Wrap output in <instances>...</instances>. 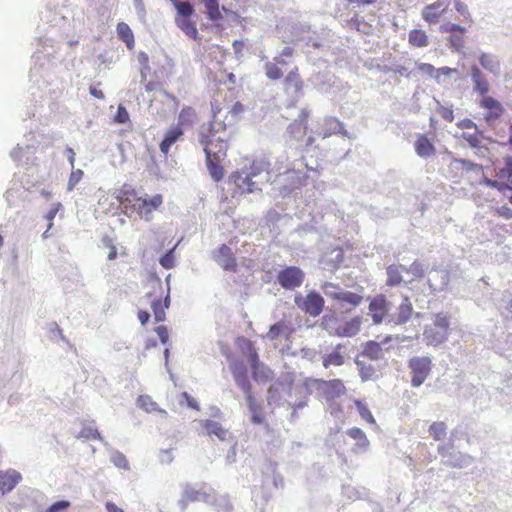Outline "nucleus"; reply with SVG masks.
<instances>
[{
	"label": "nucleus",
	"mask_w": 512,
	"mask_h": 512,
	"mask_svg": "<svg viewBox=\"0 0 512 512\" xmlns=\"http://www.w3.org/2000/svg\"><path fill=\"white\" fill-rule=\"evenodd\" d=\"M344 306L327 307L325 314L321 317L320 327L331 336L350 338L356 336L361 330L362 317L346 319L345 314H348L351 308H344Z\"/></svg>",
	"instance_id": "nucleus-1"
},
{
	"label": "nucleus",
	"mask_w": 512,
	"mask_h": 512,
	"mask_svg": "<svg viewBox=\"0 0 512 512\" xmlns=\"http://www.w3.org/2000/svg\"><path fill=\"white\" fill-rule=\"evenodd\" d=\"M269 164L264 160H254L249 166H244L230 174L228 183L234 185V193H262L261 184L268 181Z\"/></svg>",
	"instance_id": "nucleus-2"
},
{
	"label": "nucleus",
	"mask_w": 512,
	"mask_h": 512,
	"mask_svg": "<svg viewBox=\"0 0 512 512\" xmlns=\"http://www.w3.org/2000/svg\"><path fill=\"white\" fill-rule=\"evenodd\" d=\"M282 387H283V389L287 390V393L289 394V396H291V394L294 392V394L297 396L296 401L291 402V401L285 399L283 402H280L278 388L275 386H271L269 388L268 394H267L268 403L270 405L273 403L277 404V405H284L286 403L290 408H292V411L288 417V420L292 423H295L299 418L298 410L303 409L304 407L307 406L306 390L302 387H292V386H289V387L282 386Z\"/></svg>",
	"instance_id": "nucleus-3"
},
{
	"label": "nucleus",
	"mask_w": 512,
	"mask_h": 512,
	"mask_svg": "<svg viewBox=\"0 0 512 512\" xmlns=\"http://www.w3.org/2000/svg\"><path fill=\"white\" fill-rule=\"evenodd\" d=\"M450 317L445 313L435 315L431 325H427L423 337L428 345L437 346L445 342L449 335Z\"/></svg>",
	"instance_id": "nucleus-4"
},
{
	"label": "nucleus",
	"mask_w": 512,
	"mask_h": 512,
	"mask_svg": "<svg viewBox=\"0 0 512 512\" xmlns=\"http://www.w3.org/2000/svg\"><path fill=\"white\" fill-rule=\"evenodd\" d=\"M320 288L326 297L336 302L335 305L348 304L351 307H357L363 301L362 295L345 290L338 284L332 282H324L321 284Z\"/></svg>",
	"instance_id": "nucleus-5"
},
{
	"label": "nucleus",
	"mask_w": 512,
	"mask_h": 512,
	"mask_svg": "<svg viewBox=\"0 0 512 512\" xmlns=\"http://www.w3.org/2000/svg\"><path fill=\"white\" fill-rule=\"evenodd\" d=\"M295 305L311 317H318L324 310V298L317 291H309L304 297L297 293L294 296Z\"/></svg>",
	"instance_id": "nucleus-6"
},
{
	"label": "nucleus",
	"mask_w": 512,
	"mask_h": 512,
	"mask_svg": "<svg viewBox=\"0 0 512 512\" xmlns=\"http://www.w3.org/2000/svg\"><path fill=\"white\" fill-rule=\"evenodd\" d=\"M432 360L428 356H415L408 361V368L412 374L411 385L420 387L431 372Z\"/></svg>",
	"instance_id": "nucleus-7"
},
{
	"label": "nucleus",
	"mask_w": 512,
	"mask_h": 512,
	"mask_svg": "<svg viewBox=\"0 0 512 512\" xmlns=\"http://www.w3.org/2000/svg\"><path fill=\"white\" fill-rule=\"evenodd\" d=\"M305 279V273L297 266H286L276 275L278 284L286 290H294L300 287Z\"/></svg>",
	"instance_id": "nucleus-8"
},
{
	"label": "nucleus",
	"mask_w": 512,
	"mask_h": 512,
	"mask_svg": "<svg viewBox=\"0 0 512 512\" xmlns=\"http://www.w3.org/2000/svg\"><path fill=\"white\" fill-rule=\"evenodd\" d=\"M211 493L209 489L205 488H195L190 484H185L183 486L182 496L178 501V506L180 510L183 512L188 507L190 502L202 501L204 503H210Z\"/></svg>",
	"instance_id": "nucleus-9"
},
{
	"label": "nucleus",
	"mask_w": 512,
	"mask_h": 512,
	"mask_svg": "<svg viewBox=\"0 0 512 512\" xmlns=\"http://www.w3.org/2000/svg\"><path fill=\"white\" fill-rule=\"evenodd\" d=\"M369 311L374 324H380L386 319L389 324V315H391V303L383 295L376 296L369 303Z\"/></svg>",
	"instance_id": "nucleus-10"
},
{
	"label": "nucleus",
	"mask_w": 512,
	"mask_h": 512,
	"mask_svg": "<svg viewBox=\"0 0 512 512\" xmlns=\"http://www.w3.org/2000/svg\"><path fill=\"white\" fill-rule=\"evenodd\" d=\"M292 40L306 46L319 47L317 35L307 23H295L291 28Z\"/></svg>",
	"instance_id": "nucleus-11"
},
{
	"label": "nucleus",
	"mask_w": 512,
	"mask_h": 512,
	"mask_svg": "<svg viewBox=\"0 0 512 512\" xmlns=\"http://www.w3.org/2000/svg\"><path fill=\"white\" fill-rule=\"evenodd\" d=\"M419 316L414 312L412 303L408 297H403L401 303L398 305L394 312L389 315V324L403 325L406 324L412 316Z\"/></svg>",
	"instance_id": "nucleus-12"
},
{
	"label": "nucleus",
	"mask_w": 512,
	"mask_h": 512,
	"mask_svg": "<svg viewBox=\"0 0 512 512\" xmlns=\"http://www.w3.org/2000/svg\"><path fill=\"white\" fill-rule=\"evenodd\" d=\"M50 66L49 61L45 56L35 55L34 56V66L30 69L29 77L30 81L41 87L43 84L47 83V71Z\"/></svg>",
	"instance_id": "nucleus-13"
},
{
	"label": "nucleus",
	"mask_w": 512,
	"mask_h": 512,
	"mask_svg": "<svg viewBox=\"0 0 512 512\" xmlns=\"http://www.w3.org/2000/svg\"><path fill=\"white\" fill-rule=\"evenodd\" d=\"M213 259L224 270L234 272L237 268V262L233 251L226 244H222L216 251L213 252Z\"/></svg>",
	"instance_id": "nucleus-14"
},
{
	"label": "nucleus",
	"mask_w": 512,
	"mask_h": 512,
	"mask_svg": "<svg viewBox=\"0 0 512 512\" xmlns=\"http://www.w3.org/2000/svg\"><path fill=\"white\" fill-rule=\"evenodd\" d=\"M449 272L441 268H432L429 272L427 283L433 292L445 291L449 283Z\"/></svg>",
	"instance_id": "nucleus-15"
},
{
	"label": "nucleus",
	"mask_w": 512,
	"mask_h": 512,
	"mask_svg": "<svg viewBox=\"0 0 512 512\" xmlns=\"http://www.w3.org/2000/svg\"><path fill=\"white\" fill-rule=\"evenodd\" d=\"M346 344L339 343L337 344L330 352L322 355V365L325 369L330 368L331 366L339 367L345 364L346 357Z\"/></svg>",
	"instance_id": "nucleus-16"
},
{
	"label": "nucleus",
	"mask_w": 512,
	"mask_h": 512,
	"mask_svg": "<svg viewBox=\"0 0 512 512\" xmlns=\"http://www.w3.org/2000/svg\"><path fill=\"white\" fill-rule=\"evenodd\" d=\"M285 91L295 100L303 96V81L298 74V69L291 70L284 80Z\"/></svg>",
	"instance_id": "nucleus-17"
},
{
	"label": "nucleus",
	"mask_w": 512,
	"mask_h": 512,
	"mask_svg": "<svg viewBox=\"0 0 512 512\" xmlns=\"http://www.w3.org/2000/svg\"><path fill=\"white\" fill-rule=\"evenodd\" d=\"M199 425L207 436H216L221 441H226L230 437V432L217 421L210 419L200 420Z\"/></svg>",
	"instance_id": "nucleus-18"
},
{
	"label": "nucleus",
	"mask_w": 512,
	"mask_h": 512,
	"mask_svg": "<svg viewBox=\"0 0 512 512\" xmlns=\"http://www.w3.org/2000/svg\"><path fill=\"white\" fill-rule=\"evenodd\" d=\"M321 134L323 138H327L333 134H342L343 136L351 138L348 131L344 129L343 123L333 116H327L324 118L321 127Z\"/></svg>",
	"instance_id": "nucleus-19"
},
{
	"label": "nucleus",
	"mask_w": 512,
	"mask_h": 512,
	"mask_svg": "<svg viewBox=\"0 0 512 512\" xmlns=\"http://www.w3.org/2000/svg\"><path fill=\"white\" fill-rule=\"evenodd\" d=\"M22 480L21 474L14 469L0 471V491L2 494L11 492Z\"/></svg>",
	"instance_id": "nucleus-20"
},
{
	"label": "nucleus",
	"mask_w": 512,
	"mask_h": 512,
	"mask_svg": "<svg viewBox=\"0 0 512 512\" xmlns=\"http://www.w3.org/2000/svg\"><path fill=\"white\" fill-rule=\"evenodd\" d=\"M123 208L125 209V214L130 217L128 213V209L131 211H136L140 218L145 219L146 221H150L152 219V210L148 208V205L142 200V198H137L134 203L131 202L129 198H125L121 201Z\"/></svg>",
	"instance_id": "nucleus-21"
},
{
	"label": "nucleus",
	"mask_w": 512,
	"mask_h": 512,
	"mask_svg": "<svg viewBox=\"0 0 512 512\" xmlns=\"http://www.w3.org/2000/svg\"><path fill=\"white\" fill-rule=\"evenodd\" d=\"M470 77L473 83V90L480 95H486L490 90V85L477 65H472L470 68Z\"/></svg>",
	"instance_id": "nucleus-22"
},
{
	"label": "nucleus",
	"mask_w": 512,
	"mask_h": 512,
	"mask_svg": "<svg viewBox=\"0 0 512 512\" xmlns=\"http://www.w3.org/2000/svg\"><path fill=\"white\" fill-rule=\"evenodd\" d=\"M406 272V266L402 264H391L386 268L387 280L386 284L388 286H398L401 283H404L406 286L412 283V280H404L402 273Z\"/></svg>",
	"instance_id": "nucleus-23"
},
{
	"label": "nucleus",
	"mask_w": 512,
	"mask_h": 512,
	"mask_svg": "<svg viewBox=\"0 0 512 512\" xmlns=\"http://www.w3.org/2000/svg\"><path fill=\"white\" fill-rule=\"evenodd\" d=\"M320 383L321 389L323 390L325 397L328 400L339 398L346 392V388L343 382L339 379H332L329 381L320 380Z\"/></svg>",
	"instance_id": "nucleus-24"
},
{
	"label": "nucleus",
	"mask_w": 512,
	"mask_h": 512,
	"mask_svg": "<svg viewBox=\"0 0 512 512\" xmlns=\"http://www.w3.org/2000/svg\"><path fill=\"white\" fill-rule=\"evenodd\" d=\"M346 434L355 441L353 452L361 454L368 450L370 442L363 430L353 427L348 429Z\"/></svg>",
	"instance_id": "nucleus-25"
},
{
	"label": "nucleus",
	"mask_w": 512,
	"mask_h": 512,
	"mask_svg": "<svg viewBox=\"0 0 512 512\" xmlns=\"http://www.w3.org/2000/svg\"><path fill=\"white\" fill-rule=\"evenodd\" d=\"M391 339H392L391 336H387V337H385V339L382 342H376L373 340L368 341L364 346L361 356L368 357L371 360H379V359L383 358L384 353H383L382 345L386 344Z\"/></svg>",
	"instance_id": "nucleus-26"
},
{
	"label": "nucleus",
	"mask_w": 512,
	"mask_h": 512,
	"mask_svg": "<svg viewBox=\"0 0 512 512\" xmlns=\"http://www.w3.org/2000/svg\"><path fill=\"white\" fill-rule=\"evenodd\" d=\"M184 132L183 129L179 126H171L168 131L165 133L163 140L160 142V150L163 154L167 155L171 146L176 143L182 136Z\"/></svg>",
	"instance_id": "nucleus-27"
},
{
	"label": "nucleus",
	"mask_w": 512,
	"mask_h": 512,
	"mask_svg": "<svg viewBox=\"0 0 512 512\" xmlns=\"http://www.w3.org/2000/svg\"><path fill=\"white\" fill-rule=\"evenodd\" d=\"M448 5L449 2L447 0H438L435 3L426 6L422 12L423 18L429 23L438 22L440 16V12H438V10L443 12L447 9Z\"/></svg>",
	"instance_id": "nucleus-28"
},
{
	"label": "nucleus",
	"mask_w": 512,
	"mask_h": 512,
	"mask_svg": "<svg viewBox=\"0 0 512 512\" xmlns=\"http://www.w3.org/2000/svg\"><path fill=\"white\" fill-rule=\"evenodd\" d=\"M478 60L480 65L485 70H487L488 72L492 73L495 76H499L501 72V64L500 60L496 55L482 52L479 55Z\"/></svg>",
	"instance_id": "nucleus-29"
},
{
	"label": "nucleus",
	"mask_w": 512,
	"mask_h": 512,
	"mask_svg": "<svg viewBox=\"0 0 512 512\" xmlns=\"http://www.w3.org/2000/svg\"><path fill=\"white\" fill-rule=\"evenodd\" d=\"M214 149L209 148L206 156V165L211 178L215 182L222 180L224 176L223 167L220 165V160L213 158Z\"/></svg>",
	"instance_id": "nucleus-30"
},
{
	"label": "nucleus",
	"mask_w": 512,
	"mask_h": 512,
	"mask_svg": "<svg viewBox=\"0 0 512 512\" xmlns=\"http://www.w3.org/2000/svg\"><path fill=\"white\" fill-rule=\"evenodd\" d=\"M416 154L424 159L433 156L436 152L434 145L426 135H420L414 144Z\"/></svg>",
	"instance_id": "nucleus-31"
},
{
	"label": "nucleus",
	"mask_w": 512,
	"mask_h": 512,
	"mask_svg": "<svg viewBox=\"0 0 512 512\" xmlns=\"http://www.w3.org/2000/svg\"><path fill=\"white\" fill-rule=\"evenodd\" d=\"M211 493L210 503L208 505L212 506L216 512H231L233 506L228 495H219L212 489H209Z\"/></svg>",
	"instance_id": "nucleus-32"
},
{
	"label": "nucleus",
	"mask_w": 512,
	"mask_h": 512,
	"mask_svg": "<svg viewBox=\"0 0 512 512\" xmlns=\"http://www.w3.org/2000/svg\"><path fill=\"white\" fill-rule=\"evenodd\" d=\"M473 462V458L461 452L449 453L448 459L443 460V464L454 468H465Z\"/></svg>",
	"instance_id": "nucleus-33"
},
{
	"label": "nucleus",
	"mask_w": 512,
	"mask_h": 512,
	"mask_svg": "<svg viewBox=\"0 0 512 512\" xmlns=\"http://www.w3.org/2000/svg\"><path fill=\"white\" fill-rule=\"evenodd\" d=\"M176 26L191 39H198L199 33L196 24L191 18H175Z\"/></svg>",
	"instance_id": "nucleus-34"
},
{
	"label": "nucleus",
	"mask_w": 512,
	"mask_h": 512,
	"mask_svg": "<svg viewBox=\"0 0 512 512\" xmlns=\"http://www.w3.org/2000/svg\"><path fill=\"white\" fill-rule=\"evenodd\" d=\"M170 288L168 287V293L164 299V304H162L161 299H155L152 301L151 307L154 314L155 322H163L165 320V309H167L170 305Z\"/></svg>",
	"instance_id": "nucleus-35"
},
{
	"label": "nucleus",
	"mask_w": 512,
	"mask_h": 512,
	"mask_svg": "<svg viewBox=\"0 0 512 512\" xmlns=\"http://www.w3.org/2000/svg\"><path fill=\"white\" fill-rule=\"evenodd\" d=\"M239 348L242 354L248 359L250 364L257 363V359L259 358L258 352L256 351L254 344L251 340L247 338H240L238 340Z\"/></svg>",
	"instance_id": "nucleus-36"
},
{
	"label": "nucleus",
	"mask_w": 512,
	"mask_h": 512,
	"mask_svg": "<svg viewBox=\"0 0 512 512\" xmlns=\"http://www.w3.org/2000/svg\"><path fill=\"white\" fill-rule=\"evenodd\" d=\"M35 147L33 145L25 144L24 146L21 144H17L15 148L10 152V157L15 162H20L24 158L29 160L31 154L34 153Z\"/></svg>",
	"instance_id": "nucleus-37"
},
{
	"label": "nucleus",
	"mask_w": 512,
	"mask_h": 512,
	"mask_svg": "<svg viewBox=\"0 0 512 512\" xmlns=\"http://www.w3.org/2000/svg\"><path fill=\"white\" fill-rule=\"evenodd\" d=\"M137 405L145 410L146 412H159L163 414L164 416L167 415V412L163 409H161L158 404L152 400V398L149 395H140L137 399Z\"/></svg>",
	"instance_id": "nucleus-38"
},
{
	"label": "nucleus",
	"mask_w": 512,
	"mask_h": 512,
	"mask_svg": "<svg viewBox=\"0 0 512 512\" xmlns=\"http://www.w3.org/2000/svg\"><path fill=\"white\" fill-rule=\"evenodd\" d=\"M176 9V18H191L194 14L195 9L193 5L188 1L170 0Z\"/></svg>",
	"instance_id": "nucleus-39"
},
{
	"label": "nucleus",
	"mask_w": 512,
	"mask_h": 512,
	"mask_svg": "<svg viewBox=\"0 0 512 512\" xmlns=\"http://www.w3.org/2000/svg\"><path fill=\"white\" fill-rule=\"evenodd\" d=\"M117 33L120 40H122L128 48L134 45V35L128 24L120 22L117 25Z\"/></svg>",
	"instance_id": "nucleus-40"
},
{
	"label": "nucleus",
	"mask_w": 512,
	"mask_h": 512,
	"mask_svg": "<svg viewBox=\"0 0 512 512\" xmlns=\"http://www.w3.org/2000/svg\"><path fill=\"white\" fill-rule=\"evenodd\" d=\"M355 363L357 365L359 375L362 381L372 380L375 375V368L373 365L366 363L364 360H361L359 357L356 358Z\"/></svg>",
	"instance_id": "nucleus-41"
},
{
	"label": "nucleus",
	"mask_w": 512,
	"mask_h": 512,
	"mask_svg": "<svg viewBox=\"0 0 512 512\" xmlns=\"http://www.w3.org/2000/svg\"><path fill=\"white\" fill-rule=\"evenodd\" d=\"M427 269V265L415 260L409 267L406 266V273L412 275L410 280L413 282L414 280L423 278Z\"/></svg>",
	"instance_id": "nucleus-42"
},
{
	"label": "nucleus",
	"mask_w": 512,
	"mask_h": 512,
	"mask_svg": "<svg viewBox=\"0 0 512 512\" xmlns=\"http://www.w3.org/2000/svg\"><path fill=\"white\" fill-rule=\"evenodd\" d=\"M251 366V369H252V373H253V378L258 381V380H267L269 377H270V369L265 366L263 363L260 362L259 358L257 359V363H251L250 364Z\"/></svg>",
	"instance_id": "nucleus-43"
},
{
	"label": "nucleus",
	"mask_w": 512,
	"mask_h": 512,
	"mask_svg": "<svg viewBox=\"0 0 512 512\" xmlns=\"http://www.w3.org/2000/svg\"><path fill=\"white\" fill-rule=\"evenodd\" d=\"M202 2L207 10V16L211 21L222 19L218 0H203Z\"/></svg>",
	"instance_id": "nucleus-44"
},
{
	"label": "nucleus",
	"mask_w": 512,
	"mask_h": 512,
	"mask_svg": "<svg viewBox=\"0 0 512 512\" xmlns=\"http://www.w3.org/2000/svg\"><path fill=\"white\" fill-rule=\"evenodd\" d=\"M409 43L416 47H425L428 45V37L424 31L414 29L409 33Z\"/></svg>",
	"instance_id": "nucleus-45"
},
{
	"label": "nucleus",
	"mask_w": 512,
	"mask_h": 512,
	"mask_svg": "<svg viewBox=\"0 0 512 512\" xmlns=\"http://www.w3.org/2000/svg\"><path fill=\"white\" fill-rule=\"evenodd\" d=\"M78 438H84V439H98L101 441L106 447L108 446V443L104 440V438L101 436L100 432L95 428L94 426L87 425L82 428L80 431Z\"/></svg>",
	"instance_id": "nucleus-46"
},
{
	"label": "nucleus",
	"mask_w": 512,
	"mask_h": 512,
	"mask_svg": "<svg viewBox=\"0 0 512 512\" xmlns=\"http://www.w3.org/2000/svg\"><path fill=\"white\" fill-rule=\"evenodd\" d=\"M195 117L196 113L193 108L184 107L179 113L177 126L181 127L192 125Z\"/></svg>",
	"instance_id": "nucleus-47"
},
{
	"label": "nucleus",
	"mask_w": 512,
	"mask_h": 512,
	"mask_svg": "<svg viewBox=\"0 0 512 512\" xmlns=\"http://www.w3.org/2000/svg\"><path fill=\"white\" fill-rule=\"evenodd\" d=\"M329 80L330 79L326 78V75L320 73L313 74L309 78V81L312 83V85L321 93L328 92V87L330 86V84H328L327 82Z\"/></svg>",
	"instance_id": "nucleus-48"
},
{
	"label": "nucleus",
	"mask_w": 512,
	"mask_h": 512,
	"mask_svg": "<svg viewBox=\"0 0 512 512\" xmlns=\"http://www.w3.org/2000/svg\"><path fill=\"white\" fill-rule=\"evenodd\" d=\"M429 434L434 440L439 441L446 437L447 426L444 422H434L429 427Z\"/></svg>",
	"instance_id": "nucleus-49"
},
{
	"label": "nucleus",
	"mask_w": 512,
	"mask_h": 512,
	"mask_svg": "<svg viewBox=\"0 0 512 512\" xmlns=\"http://www.w3.org/2000/svg\"><path fill=\"white\" fill-rule=\"evenodd\" d=\"M287 330V324L284 321H279L273 324L265 338L270 341L277 340Z\"/></svg>",
	"instance_id": "nucleus-50"
},
{
	"label": "nucleus",
	"mask_w": 512,
	"mask_h": 512,
	"mask_svg": "<svg viewBox=\"0 0 512 512\" xmlns=\"http://www.w3.org/2000/svg\"><path fill=\"white\" fill-rule=\"evenodd\" d=\"M181 240H179L174 247L169 249L164 255H162L159 259L160 265L165 269H172L175 266V258H174V252L179 245Z\"/></svg>",
	"instance_id": "nucleus-51"
},
{
	"label": "nucleus",
	"mask_w": 512,
	"mask_h": 512,
	"mask_svg": "<svg viewBox=\"0 0 512 512\" xmlns=\"http://www.w3.org/2000/svg\"><path fill=\"white\" fill-rule=\"evenodd\" d=\"M309 114L310 112L307 108L302 109L298 120L287 127V132L294 133L295 130L301 132L302 129H305L304 123L307 121Z\"/></svg>",
	"instance_id": "nucleus-52"
},
{
	"label": "nucleus",
	"mask_w": 512,
	"mask_h": 512,
	"mask_svg": "<svg viewBox=\"0 0 512 512\" xmlns=\"http://www.w3.org/2000/svg\"><path fill=\"white\" fill-rule=\"evenodd\" d=\"M229 368L231 370L233 378L241 377V376H248L247 365L242 360H233L230 363Z\"/></svg>",
	"instance_id": "nucleus-53"
},
{
	"label": "nucleus",
	"mask_w": 512,
	"mask_h": 512,
	"mask_svg": "<svg viewBox=\"0 0 512 512\" xmlns=\"http://www.w3.org/2000/svg\"><path fill=\"white\" fill-rule=\"evenodd\" d=\"M110 460L118 468H121L124 470L130 469V466H129L128 460L126 459V456L120 451H117V450L112 451Z\"/></svg>",
	"instance_id": "nucleus-54"
},
{
	"label": "nucleus",
	"mask_w": 512,
	"mask_h": 512,
	"mask_svg": "<svg viewBox=\"0 0 512 512\" xmlns=\"http://www.w3.org/2000/svg\"><path fill=\"white\" fill-rule=\"evenodd\" d=\"M452 165H460L462 169H465L466 171L475 172V173H480L482 171V166L480 164L471 162L466 159L455 158L452 161Z\"/></svg>",
	"instance_id": "nucleus-55"
},
{
	"label": "nucleus",
	"mask_w": 512,
	"mask_h": 512,
	"mask_svg": "<svg viewBox=\"0 0 512 512\" xmlns=\"http://www.w3.org/2000/svg\"><path fill=\"white\" fill-rule=\"evenodd\" d=\"M265 74L271 80H279L283 76V72L276 63L267 62L265 64Z\"/></svg>",
	"instance_id": "nucleus-56"
},
{
	"label": "nucleus",
	"mask_w": 512,
	"mask_h": 512,
	"mask_svg": "<svg viewBox=\"0 0 512 512\" xmlns=\"http://www.w3.org/2000/svg\"><path fill=\"white\" fill-rule=\"evenodd\" d=\"M355 405L357 407L359 415L363 420L367 421L370 424H375V419L366 404H364L360 400H355Z\"/></svg>",
	"instance_id": "nucleus-57"
},
{
	"label": "nucleus",
	"mask_w": 512,
	"mask_h": 512,
	"mask_svg": "<svg viewBox=\"0 0 512 512\" xmlns=\"http://www.w3.org/2000/svg\"><path fill=\"white\" fill-rule=\"evenodd\" d=\"M482 106L489 110H495V112L493 113L494 117H499L502 113V107L500 103L492 97L483 98Z\"/></svg>",
	"instance_id": "nucleus-58"
},
{
	"label": "nucleus",
	"mask_w": 512,
	"mask_h": 512,
	"mask_svg": "<svg viewBox=\"0 0 512 512\" xmlns=\"http://www.w3.org/2000/svg\"><path fill=\"white\" fill-rule=\"evenodd\" d=\"M436 103H437V108H436L437 113L440 114V116L444 120H446L448 122H452L454 120L452 105L444 106L437 100H436Z\"/></svg>",
	"instance_id": "nucleus-59"
},
{
	"label": "nucleus",
	"mask_w": 512,
	"mask_h": 512,
	"mask_svg": "<svg viewBox=\"0 0 512 512\" xmlns=\"http://www.w3.org/2000/svg\"><path fill=\"white\" fill-rule=\"evenodd\" d=\"M215 143L217 144V146H214L213 158H216V160H221V158H223L226 155L228 144L221 138L215 140Z\"/></svg>",
	"instance_id": "nucleus-60"
},
{
	"label": "nucleus",
	"mask_w": 512,
	"mask_h": 512,
	"mask_svg": "<svg viewBox=\"0 0 512 512\" xmlns=\"http://www.w3.org/2000/svg\"><path fill=\"white\" fill-rule=\"evenodd\" d=\"M199 142L204 146L205 155H207V151L209 148L214 149V146H217L215 140L211 138V135L201 131L199 133Z\"/></svg>",
	"instance_id": "nucleus-61"
},
{
	"label": "nucleus",
	"mask_w": 512,
	"mask_h": 512,
	"mask_svg": "<svg viewBox=\"0 0 512 512\" xmlns=\"http://www.w3.org/2000/svg\"><path fill=\"white\" fill-rule=\"evenodd\" d=\"M462 137L466 140L469 145L473 148H479L481 146V141L478 135V129L475 132H463Z\"/></svg>",
	"instance_id": "nucleus-62"
},
{
	"label": "nucleus",
	"mask_w": 512,
	"mask_h": 512,
	"mask_svg": "<svg viewBox=\"0 0 512 512\" xmlns=\"http://www.w3.org/2000/svg\"><path fill=\"white\" fill-rule=\"evenodd\" d=\"M82 176L83 171L81 169L72 170L68 180L67 190L72 191L75 188V186L79 183Z\"/></svg>",
	"instance_id": "nucleus-63"
},
{
	"label": "nucleus",
	"mask_w": 512,
	"mask_h": 512,
	"mask_svg": "<svg viewBox=\"0 0 512 512\" xmlns=\"http://www.w3.org/2000/svg\"><path fill=\"white\" fill-rule=\"evenodd\" d=\"M236 385L243 391L244 395L251 393V383L248 376H241L234 378Z\"/></svg>",
	"instance_id": "nucleus-64"
}]
</instances>
